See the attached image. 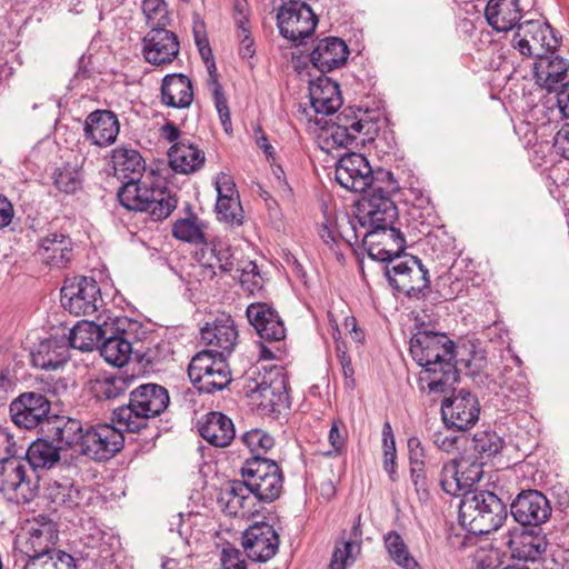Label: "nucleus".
I'll return each instance as SVG.
<instances>
[{"label":"nucleus","instance_id":"23","mask_svg":"<svg viewBox=\"0 0 569 569\" xmlns=\"http://www.w3.org/2000/svg\"><path fill=\"white\" fill-rule=\"evenodd\" d=\"M456 362V359H447L422 367L418 375L420 392L436 400L453 389L459 379Z\"/></svg>","mask_w":569,"mask_h":569},{"label":"nucleus","instance_id":"13","mask_svg":"<svg viewBox=\"0 0 569 569\" xmlns=\"http://www.w3.org/2000/svg\"><path fill=\"white\" fill-rule=\"evenodd\" d=\"M511 44L520 54L535 57L537 60L556 51L560 42L549 24L529 20L518 24Z\"/></svg>","mask_w":569,"mask_h":569},{"label":"nucleus","instance_id":"25","mask_svg":"<svg viewBox=\"0 0 569 569\" xmlns=\"http://www.w3.org/2000/svg\"><path fill=\"white\" fill-rule=\"evenodd\" d=\"M180 43L174 32L159 28L150 30L142 39L144 60L156 67H167L178 57Z\"/></svg>","mask_w":569,"mask_h":569},{"label":"nucleus","instance_id":"1","mask_svg":"<svg viewBox=\"0 0 569 569\" xmlns=\"http://www.w3.org/2000/svg\"><path fill=\"white\" fill-rule=\"evenodd\" d=\"M117 196L121 206L133 211L149 212L154 221L168 218L178 203L163 180L153 172L126 181Z\"/></svg>","mask_w":569,"mask_h":569},{"label":"nucleus","instance_id":"54","mask_svg":"<svg viewBox=\"0 0 569 569\" xmlns=\"http://www.w3.org/2000/svg\"><path fill=\"white\" fill-rule=\"evenodd\" d=\"M141 9L150 30L167 29L171 22L168 4L164 0H143Z\"/></svg>","mask_w":569,"mask_h":569},{"label":"nucleus","instance_id":"39","mask_svg":"<svg viewBox=\"0 0 569 569\" xmlns=\"http://www.w3.org/2000/svg\"><path fill=\"white\" fill-rule=\"evenodd\" d=\"M112 329V323L103 321L96 323L93 321H79L70 329L69 335L66 336L69 349H78L80 351H92L98 347L99 342Z\"/></svg>","mask_w":569,"mask_h":569},{"label":"nucleus","instance_id":"17","mask_svg":"<svg viewBox=\"0 0 569 569\" xmlns=\"http://www.w3.org/2000/svg\"><path fill=\"white\" fill-rule=\"evenodd\" d=\"M337 182L352 192H365L381 183L378 181V170L373 171L367 158L357 152L342 156L335 170Z\"/></svg>","mask_w":569,"mask_h":569},{"label":"nucleus","instance_id":"34","mask_svg":"<svg viewBox=\"0 0 569 569\" xmlns=\"http://www.w3.org/2000/svg\"><path fill=\"white\" fill-rule=\"evenodd\" d=\"M349 56L346 42L337 37H327L317 42L310 53V61L321 72L342 67Z\"/></svg>","mask_w":569,"mask_h":569},{"label":"nucleus","instance_id":"20","mask_svg":"<svg viewBox=\"0 0 569 569\" xmlns=\"http://www.w3.org/2000/svg\"><path fill=\"white\" fill-rule=\"evenodd\" d=\"M410 355L422 368L447 359H456V345L445 333L420 330L410 340Z\"/></svg>","mask_w":569,"mask_h":569},{"label":"nucleus","instance_id":"47","mask_svg":"<svg viewBox=\"0 0 569 569\" xmlns=\"http://www.w3.org/2000/svg\"><path fill=\"white\" fill-rule=\"evenodd\" d=\"M207 221L190 213L186 218L178 219L172 224V236L183 242L202 244L207 241Z\"/></svg>","mask_w":569,"mask_h":569},{"label":"nucleus","instance_id":"8","mask_svg":"<svg viewBox=\"0 0 569 569\" xmlns=\"http://www.w3.org/2000/svg\"><path fill=\"white\" fill-rule=\"evenodd\" d=\"M189 378L201 393L221 391L231 382V371L226 357L202 350L190 361Z\"/></svg>","mask_w":569,"mask_h":569},{"label":"nucleus","instance_id":"37","mask_svg":"<svg viewBox=\"0 0 569 569\" xmlns=\"http://www.w3.org/2000/svg\"><path fill=\"white\" fill-rule=\"evenodd\" d=\"M309 96L317 114H333L342 106L339 84L326 76L310 82Z\"/></svg>","mask_w":569,"mask_h":569},{"label":"nucleus","instance_id":"44","mask_svg":"<svg viewBox=\"0 0 569 569\" xmlns=\"http://www.w3.org/2000/svg\"><path fill=\"white\" fill-rule=\"evenodd\" d=\"M111 161L116 176L126 181L142 178L146 170L143 158L134 149L126 147L116 148L112 150Z\"/></svg>","mask_w":569,"mask_h":569},{"label":"nucleus","instance_id":"61","mask_svg":"<svg viewBox=\"0 0 569 569\" xmlns=\"http://www.w3.org/2000/svg\"><path fill=\"white\" fill-rule=\"evenodd\" d=\"M208 87L212 92L213 102L219 114L221 124L226 132H230L232 130L231 127V116L228 106V100L223 93L222 86L218 81V79L208 80Z\"/></svg>","mask_w":569,"mask_h":569},{"label":"nucleus","instance_id":"36","mask_svg":"<svg viewBox=\"0 0 569 569\" xmlns=\"http://www.w3.org/2000/svg\"><path fill=\"white\" fill-rule=\"evenodd\" d=\"M69 345L66 335L40 341L31 351V362L42 370H56L69 360Z\"/></svg>","mask_w":569,"mask_h":569},{"label":"nucleus","instance_id":"14","mask_svg":"<svg viewBox=\"0 0 569 569\" xmlns=\"http://www.w3.org/2000/svg\"><path fill=\"white\" fill-rule=\"evenodd\" d=\"M118 423H101L84 430L80 452L93 460L104 461L114 457L124 445L123 432Z\"/></svg>","mask_w":569,"mask_h":569},{"label":"nucleus","instance_id":"26","mask_svg":"<svg viewBox=\"0 0 569 569\" xmlns=\"http://www.w3.org/2000/svg\"><path fill=\"white\" fill-rule=\"evenodd\" d=\"M513 519L522 526L538 527L551 516L549 500L538 490L521 491L510 506Z\"/></svg>","mask_w":569,"mask_h":569},{"label":"nucleus","instance_id":"43","mask_svg":"<svg viewBox=\"0 0 569 569\" xmlns=\"http://www.w3.org/2000/svg\"><path fill=\"white\" fill-rule=\"evenodd\" d=\"M508 546L513 558L535 561L546 551L547 542L542 535L522 529L510 535Z\"/></svg>","mask_w":569,"mask_h":569},{"label":"nucleus","instance_id":"16","mask_svg":"<svg viewBox=\"0 0 569 569\" xmlns=\"http://www.w3.org/2000/svg\"><path fill=\"white\" fill-rule=\"evenodd\" d=\"M277 20L280 34L295 43H301L310 37L318 23L311 8L297 0L284 3L278 11Z\"/></svg>","mask_w":569,"mask_h":569},{"label":"nucleus","instance_id":"32","mask_svg":"<svg viewBox=\"0 0 569 569\" xmlns=\"http://www.w3.org/2000/svg\"><path fill=\"white\" fill-rule=\"evenodd\" d=\"M127 318H114L110 321L112 329L106 335L100 345V353L104 360L113 366H124L132 352V346L127 338L124 326L127 325Z\"/></svg>","mask_w":569,"mask_h":569},{"label":"nucleus","instance_id":"11","mask_svg":"<svg viewBox=\"0 0 569 569\" xmlns=\"http://www.w3.org/2000/svg\"><path fill=\"white\" fill-rule=\"evenodd\" d=\"M247 396L260 408L276 411L288 401L287 379L281 367L258 372L246 385Z\"/></svg>","mask_w":569,"mask_h":569},{"label":"nucleus","instance_id":"63","mask_svg":"<svg viewBox=\"0 0 569 569\" xmlns=\"http://www.w3.org/2000/svg\"><path fill=\"white\" fill-rule=\"evenodd\" d=\"M53 183L64 193H74L81 187V179L74 168L64 166L54 171Z\"/></svg>","mask_w":569,"mask_h":569},{"label":"nucleus","instance_id":"38","mask_svg":"<svg viewBox=\"0 0 569 569\" xmlns=\"http://www.w3.org/2000/svg\"><path fill=\"white\" fill-rule=\"evenodd\" d=\"M160 93L162 103L171 108L184 109L193 101L192 82L182 73L166 74Z\"/></svg>","mask_w":569,"mask_h":569},{"label":"nucleus","instance_id":"30","mask_svg":"<svg viewBox=\"0 0 569 569\" xmlns=\"http://www.w3.org/2000/svg\"><path fill=\"white\" fill-rule=\"evenodd\" d=\"M218 506L229 517L246 518L253 513L254 498L244 479L226 483L218 497Z\"/></svg>","mask_w":569,"mask_h":569},{"label":"nucleus","instance_id":"2","mask_svg":"<svg viewBox=\"0 0 569 569\" xmlns=\"http://www.w3.org/2000/svg\"><path fill=\"white\" fill-rule=\"evenodd\" d=\"M168 390L156 383H144L130 393L129 402L112 412V421L128 432H138L147 427L148 420L160 416L169 406Z\"/></svg>","mask_w":569,"mask_h":569},{"label":"nucleus","instance_id":"58","mask_svg":"<svg viewBox=\"0 0 569 569\" xmlns=\"http://www.w3.org/2000/svg\"><path fill=\"white\" fill-rule=\"evenodd\" d=\"M216 212L219 220L229 224L240 226L243 222V210L239 197L217 201Z\"/></svg>","mask_w":569,"mask_h":569},{"label":"nucleus","instance_id":"49","mask_svg":"<svg viewBox=\"0 0 569 569\" xmlns=\"http://www.w3.org/2000/svg\"><path fill=\"white\" fill-rule=\"evenodd\" d=\"M361 528L358 522L350 531V540L343 541L341 547L336 546L329 569H346L361 551Z\"/></svg>","mask_w":569,"mask_h":569},{"label":"nucleus","instance_id":"56","mask_svg":"<svg viewBox=\"0 0 569 569\" xmlns=\"http://www.w3.org/2000/svg\"><path fill=\"white\" fill-rule=\"evenodd\" d=\"M241 440L251 451L252 457H262L274 445L273 437L262 429H252L244 432Z\"/></svg>","mask_w":569,"mask_h":569},{"label":"nucleus","instance_id":"21","mask_svg":"<svg viewBox=\"0 0 569 569\" xmlns=\"http://www.w3.org/2000/svg\"><path fill=\"white\" fill-rule=\"evenodd\" d=\"M201 340L211 351L228 358L238 342V329L232 317L221 312L213 320L207 321L200 330Z\"/></svg>","mask_w":569,"mask_h":569},{"label":"nucleus","instance_id":"46","mask_svg":"<svg viewBox=\"0 0 569 569\" xmlns=\"http://www.w3.org/2000/svg\"><path fill=\"white\" fill-rule=\"evenodd\" d=\"M59 451L60 449L52 440L41 436L29 446L24 460L30 463L33 470L50 468L59 460Z\"/></svg>","mask_w":569,"mask_h":569},{"label":"nucleus","instance_id":"53","mask_svg":"<svg viewBox=\"0 0 569 569\" xmlns=\"http://www.w3.org/2000/svg\"><path fill=\"white\" fill-rule=\"evenodd\" d=\"M381 441L383 453L382 467L383 470L388 473L389 479L395 482L398 479L397 449L393 430L389 421H386L382 426Z\"/></svg>","mask_w":569,"mask_h":569},{"label":"nucleus","instance_id":"50","mask_svg":"<svg viewBox=\"0 0 569 569\" xmlns=\"http://www.w3.org/2000/svg\"><path fill=\"white\" fill-rule=\"evenodd\" d=\"M505 440L493 430L485 429L475 432L471 449L481 459H489L501 451Z\"/></svg>","mask_w":569,"mask_h":569},{"label":"nucleus","instance_id":"7","mask_svg":"<svg viewBox=\"0 0 569 569\" xmlns=\"http://www.w3.org/2000/svg\"><path fill=\"white\" fill-rule=\"evenodd\" d=\"M370 128L371 124L359 118L356 111L345 109L336 117L335 121L321 128L319 141L321 148L327 152L335 148H348L353 143L356 146L365 144L367 140L371 139L369 137Z\"/></svg>","mask_w":569,"mask_h":569},{"label":"nucleus","instance_id":"24","mask_svg":"<svg viewBox=\"0 0 569 569\" xmlns=\"http://www.w3.org/2000/svg\"><path fill=\"white\" fill-rule=\"evenodd\" d=\"M202 280H212L217 276L230 273L234 268L231 246L223 240L206 241L196 252Z\"/></svg>","mask_w":569,"mask_h":569},{"label":"nucleus","instance_id":"51","mask_svg":"<svg viewBox=\"0 0 569 569\" xmlns=\"http://www.w3.org/2000/svg\"><path fill=\"white\" fill-rule=\"evenodd\" d=\"M318 234L325 246L332 252L338 261L343 260V253L340 247L346 241L348 244L352 243V238H348L337 229L336 222L332 219L326 218L325 222L318 227Z\"/></svg>","mask_w":569,"mask_h":569},{"label":"nucleus","instance_id":"57","mask_svg":"<svg viewBox=\"0 0 569 569\" xmlns=\"http://www.w3.org/2000/svg\"><path fill=\"white\" fill-rule=\"evenodd\" d=\"M439 482L446 493L450 496L461 495L463 497L457 460H450L442 465Z\"/></svg>","mask_w":569,"mask_h":569},{"label":"nucleus","instance_id":"9","mask_svg":"<svg viewBox=\"0 0 569 569\" xmlns=\"http://www.w3.org/2000/svg\"><path fill=\"white\" fill-rule=\"evenodd\" d=\"M389 284L409 298H419L429 287L428 269L415 256L405 254L391 259L385 267Z\"/></svg>","mask_w":569,"mask_h":569},{"label":"nucleus","instance_id":"64","mask_svg":"<svg viewBox=\"0 0 569 569\" xmlns=\"http://www.w3.org/2000/svg\"><path fill=\"white\" fill-rule=\"evenodd\" d=\"M220 561L222 569H247L241 551L230 545L223 547Z\"/></svg>","mask_w":569,"mask_h":569},{"label":"nucleus","instance_id":"3","mask_svg":"<svg viewBox=\"0 0 569 569\" xmlns=\"http://www.w3.org/2000/svg\"><path fill=\"white\" fill-rule=\"evenodd\" d=\"M506 519V505L491 491H469L460 501L459 522L472 535L481 536L496 531Z\"/></svg>","mask_w":569,"mask_h":569},{"label":"nucleus","instance_id":"4","mask_svg":"<svg viewBox=\"0 0 569 569\" xmlns=\"http://www.w3.org/2000/svg\"><path fill=\"white\" fill-rule=\"evenodd\" d=\"M377 179L381 183L373 187L371 193L361 200L359 204L360 213L348 220L350 227L352 222L359 229L395 223L398 210L391 194L399 190V183L392 172L383 169L378 170Z\"/></svg>","mask_w":569,"mask_h":569},{"label":"nucleus","instance_id":"62","mask_svg":"<svg viewBox=\"0 0 569 569\" xmlns=\"http://www.w3.org/2000/svg\"><path fill=\"white\" fill-rule=\"evenodd\" d=\"M458 465L460 482L465 495L472 491L471 488L481 480L483 475L482 463L476 460L462 459Z\"/></svg>","mask_w":569,"mask_h":569},{"label":"nucleus","instance_id":"45","mask_svg":"<svg viewBox=\"0 0 569 569\" xmlns=\"http://www.w3.org/2000/svg\"><path fill=\"white\" fill-rule=\"evenodd\" d=\"M517 367H505L499 377L502 395L510 401L526 402L529 397L528 380L520 368V360L516 358Z\"/></svg>","mask_w":569,"mask_h":569},{"label":"nucleus","instance_id":"28","mask_svg":"<svg viewBox=\"0 0 569 569\" xmlns=\"http://www.w3.org/2000/svg\"><path fill=\"white\" fill-rule=\"evenodd\" d=\"M246 315L260 338L266 341H281L286 328L278 311L266 302H254L247 307Z\"/></svg>","mask_w":569,"mask_h":569},{"label":"nucleus","instance_id":"12","mask_svg":"<svg viewBox=\"0 0 569 569\" xmlns=\"http://www.w3.org/2000/svg\"><path fill=\"white\" fill-rule=\"evenodd\" d=\"M61 305L74 316H90L102 306L101 290L90 277H73L61 288Z\"/></svg>","mask_w":569,"mask_h":569},{"label":"nucleus","instance_id":"15","mask_svg":"<svg viewBox=\"0 0 569 569\" xmlns=\"http://www.w3.org/2000/svg\"><path fill=\"white\" fill-rule=\"evenodd\" d=\"M38 527H31L30 537L26 547L32 550L37 548L43 555L42 563L44 569H78L76 559L62 550L52 549L49 546L54 543L58 537L56 525L44 516L37 519Z\"/></svg>","mask_w":569,"mask_h":569},{"label":"nucleus","instance_id":"10","mask_svg":"<svg viewBox=\"0 0 569 569\" xmlns=\"http://www.w3.org/2000/svg\"><path fill=\"white\" fill-rule=\"evenodd\" d=\"M351 230L355 242L361 238L368 256L372 260L389 263L391 259L400 257L406 249V239L393 224L359 229L352 222Z\"/></svg>","mask_w":569,"mask_h":569},{"label":"nucleus","instance_id":"60","mask_svg":"<svg viewBox=\"0 0 569 569\" xmlns=\"http://www.w3.org/2000/svg\"><path fill=\"white\" fill-rule=\"evenodd\" d=\"M208 87L212 92L213 102L219 114L221 124L226 132H230L232 130L231 127V116L228 106V100L223 93L222 86L218 81V79L208 80Z\"/></svg>","mask_w":569,"mask_h":569},{"label":"nucleus","instance_id":"41","mask_svg":"<svg viewBox=\"0 0 569 569\" xmlns=\"http://www.w3.org/2000/svg\"><path fill=\"white\" fill-rule=\"evenodd\" d=\"M199 433L210 445L226 447L233 440L236 429L228 416L222 412L212 411L206 415L204 420L199 423Z\"/></svg>","mask_w":569,"mask_h":569},{"label":"nucleus","instance_id":"22","mask_svg":"<svg viewBox=\"0 0 569 569\" xmlns=\"http://www.w3.org/2000/svg\"><path fill=\"white\" fill-rule=\"evenodd\" d=\"M241 545L247 557L254 562H267L276 556L280 539L273 526L254 522L242 533Z\"/></svg>","mask_w":569,"mask_h":569},{"label":"nucleus","instance_id":"59","mask_svg":"<svg viewBox=\"0 0 569 569\" xmlns=\"http://www.w3.org/2000/svg\"><path fill=\"white\" fill-rule=\"evenodd\" d=\"M197 518H199L198 533L200 536L202 532L201 526L203 525V521H204V518L200 513L199 515H193V513L183 515L181 512L178 513L177 516L173 517L172 521L170 522V530L171 531L177 530L179 536L186 542L189 543V540L191 538L194 537L196 539H198V537H197V535H194V530H193V526L196 525Z\"/></svg>","mask_w":569,"mask_h":569},{"label":"nucleus","instance_id":"27","mask_svg":"<svg viewBox=\"0 0 569 569\" xmlns=\"http://www.w3.org/2000/svg\"><path fill=\"white\" fill-rule=\"evenodd\" d=\"M36 253L41 262L49 268L62 269L73 258V242L63 232L50 231L39 239Z\"/></svg>","mask_w":569,"mask_h":569},{"label":"nucleus","instance_id":"33","mask_svg":"<svg viewBox=\"0 0 569 569\" xmlns=\"http://www.w3.org/2000/svg\"><path fill=\"white\" fill-rule=\"evenodd\" d=\"M43 437L52 440L60 450H66L78 446L81 449L84 431L79 420L52 415L51 419L44 425Z\"/></svg>","mask_w":569,"mask_h":569},{"label":"nucleus","instance_id":"48","mask_svg":"<svg viewBox=\"0 0 569 569\" xmlns=\"http://www.w3.org/2000/svg\"><path fill=\"white\" fill-rule=\"evenodd\" d=\"M383 546L389 558L402 569H421L418 561L411 556L401 535L391 530L383 536Z\"/></svg>","mask_w":569,"mask_h":569},{"label":"nucleus","instance_id":"5","mask_svg":"<svg viewBox=\"0 0 569 569\" xmlns=\"http://www.w3.org/2000/svg\"><path fill=\"white\" fill-rule=\"evenodd\" d=\"M39 492V476L23 458L0 459V493L14 505L31 502Z\"/></svg>","mask_w":569,"mask_h":569},{"label":"nucleus","instance_id":"52","mask_svg":"<svg viewBox=\"0 0 569 569\" xmlns=\"http://www.w3.org/2000/svg\"><path fill=\"white\" fill-rule=\"evenodd\" d=\"M114 543H118L117 539L101 530H96V533L89 537L87 545L91 549L97 550V557L101 561L100 565L103 569H112L111 565L117 561Z\"/></svg>","mask_w":569,"mask_h":569},{"label":"nucleus","instance_id":"40","mask_svg":"<svg viewBox=\"0 0 569 569\" xmlns=\"http://www.w3.org/2000/svg\"><path fill=\"white\" fill-rule=\"evenodd\" d=\"M169 164L177 173L190 174L204 164V152L187 139L173 143L168 152Z\"/></svg>","mask_w":569,"mask_h":569},{"label":"nucleus","instance_id":"42","mask_svg":"<svg viewBox=\"0 0 569 569\" xmlns=\"http://www.w3.org/2000/svg\"><path fill=\"white\" fill-rule=\"evenodd\" d=\"M487 22L498 32L518 28L521 18L519 0H490L486 7Z\"/></svg>","mask_w":569,"mask_h":569},{"label":"nucleus","instance_id":"18","mask_svg":"<svg viewBox=\"0 0 569 569\" xmlns=\"http://www.w3.org/2000/svg\"><path fill=\"white\" fill-rule=\"evenodd\" d=\"M11 419L16 426L23 429L39 428L42 436L44 425L51 419V403L39 392H23L9 407Z\"/></svg>","mask_w":569,"mask_h":569},{"label":"nucleus","instance_id":"31","mask_svg":"<svg viewBox=\"0 0 569 569\" xmlns=\"http://www.w3.org/2000/svg\"><path fill=\"white\" fill-rule=\"evenodd\" d=\"M120 123L114 112L98 109L90 112L84 121L86 139L98 147L112 144L119 134Z\"/></svg>","mask_w":569,"mask_h":569},{"label":"nucleus","instance_id":"35","mask_svg":"<svg viewBox=\"0 0 569 569\" xmlns=\"http://www.w3.org/2000/svg\"><path fill=\"white\" fill-rule=\"evenodd\" d=\"M89 491L81 489L69 478L50 479L47 483L44 496L53 506V509L66 508L69 510L80 508L89 500Z\"/></svg>","mask_w":569,"mask_h":569},{"label":"nucleus","instance_id":"6","mask_svg":"<svg viewBox=\"0 0 569 569\" xmlns=\"http://www.w3.org/2000/svg\"><path fill=\"white\" fill-rule=\"evenodd\" d=\"M241 473L254 500L270 503L281 496L283 473L276 461L251 457L243 463Z\"/></svg>","mask_w":569,"mask_h":569},{"label":"nucleus","instance_id":"55","mask_svg":"<svg viewBox=\"0 0 569 569\" xmlns=\"http://www.w3.org/2000/svg\"><path fill=\"white\" fill-rule=\"evenodd\" d=\"M133 380V376L124 373L106 377L96 382L94 390L99 398L116 399L127 391Z\"/></svg>","mask_w":569,"mask_h":569},{"label":"nucleus","instance_id":"19","mask_svg":"<svg viewBox=\"0 0 569 569\" xmlns=\"http://www.w3.org/2000/svg\"><path fill=\"white\" fill-rule=\"evenodd\" d=\"M480 405L478 398L466 389L453 391L441 403V417L445 427L458 431L472 428L479 420Z\"/></svg>","mask_w":569,"mask_h":569},{"label":"nucleus","instance_id":"29","mask_svg":"<svg viewBox=\"0 0 569 569\" xmlns=\"http://www.w3.org/2000/svg\"><path fill=\"white\" fill-rule=\"evenodd\" d=\"M533 74L540 87L558 91L569 84V61L551 51L535 61Z\"/></svg>","mask_w":569,"mask_h":569}]
</instances>
